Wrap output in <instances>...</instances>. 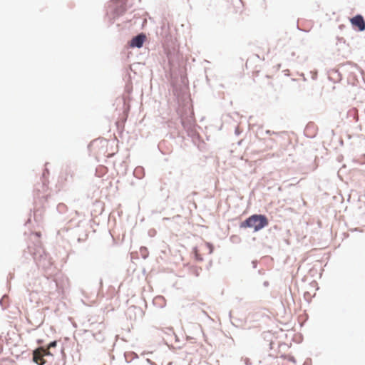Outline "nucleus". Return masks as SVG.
Returning <instances> with one entry per match:
<instances>
[{
  "label": "nucleus",
  "instance_id": "nucleus-9",
  "mask_svg": "<svg viewBox=\"0 0 365 365\" xmlns=\"http://www.w3.org/2000/svg\"><path fill=\"white\" fill-rule=\"evenodd\" d=\"M48 349H48V348L47 349L44 348V351H45L43 352V356H46V355H49L50 354V352H49Z\"/></svg>",
  "mask_w": 365,
  "mask_h": 365
},
{
  "label": "nucleus",
  "instance_id": "nucleus-10",
  "mask_svg": "<svg viewBox=\"0 0 365 365\" xmlns=\"http://www.w3.org/2000/svg\"><path fill=\"white\" fill-rule=\"evenodd\" d=\"M142 171V168H137L135 170V173H138V172H141Z\"/></svg>",
  "mask_w": 365,
  "mask_h": 365
},
{
  "label": "nucleus",
  "instance_id": "nucleus-6",
  "mask_svg": "<svg viewBox=\"0 0 365 365\" xmlns=\"http://www.w3.org/2000/svg\"><path fill=\"white\" fill-rule=\"evenodd\" d=\"M145 38H146L145 35L143 34H140L138 35L137 36L133 38V39L130 41V46L131 47L140 48L143 46Z\"/></svg>",
  "mask_w": 365,
  "mask_h": 365
},
{
  "label": "nucleus",
  "instance_id": "nucleus-4",
  "mask_svg": "<svg viewBox=\"0 0 365 365\" xmlns=\"http://www.w3.org/2000/svg\"><path fill=\"white\" fill-rule=\"evenodd\" d=\"M108 145V141L105 139H96L93 140L89 147L91 150H96L98 148H107Z\"/></svg>",
  "mask_w": 365,
  "mask_h": 365
},
{
  "label": "nucleus",
  "instance_id": "nucleus-3",
  "mask_svg": "<svg viewBox=\"0 0 365 365\" xmlns=\"http://www.w3.org/2000/svg\"><path fill=\"white\" fill-rule=\"evenodd\" d=\"M44 351V348L40 347L36 349L33 353L34 361L38 364V365H43L46 363V361L43 359Z\"/></svg>",
  "mask_w": 365,
  "mask_h": 365
},
{
  "label": "nucleus",
  "instance_id": "nucleus-8",
  "mask_svg": "<svg viewBox=\"0 0 365 365\" xmlns=\"http://www.w3.org/2000/svg\"><path fill=\"white\" fill-rule=\"evenodd\" d=\"M56 341H52V342H51V343L48 344V347H47V348H48V349H51V347H54V346H56Z\"/></svg>",
  "mask_w": 365,
  "mask_h": 365
},
{
  "label": "nucleus",
  "instance_id": "nucleus-7",
  "mask_svg": "<svg viewBox=\"0 0 365 365\" xmlns=\"http://www.w3.org/2000/svg\"><path fill=\"white\" fill-rule=\"evenodd\" d=\"M195 257H196L197 259L200 260V261L202 260V257L199 255V254L197 253V249L195 250Z\"/></svg>",
  "mask_w": 365,
  "mask_h": 365
},
{
  "label": "nucleus",
  "instance_id": "nucleus-1",
  "mask_svg": "<svg viewBox=\"0 0 365 365\" xmlns=\"http://www.w3.org/2000/svg\"><path fill=\"white\" fill-rule=\"evenodd\" d=\"M269 224L267 218L262 215H253L241 225V227H251L255 232L260 230Z\"/></svg>",
  "mask_w": 365,
  "mask_h": 365
},
{
  "label": "nucleus",
  "instance_id": "nucleus-2",
  "mask_svg": "<svg viewBox=\"0 0 365 365\" xmlns=\"http://www.w3.org/2000/svg\"><path fill=\"white\" fill-rule=\"evenodd\" d=\"M350 22L354 27L358 28L359 31L365 30V21L362 16L356 15L350 19Z\"/></svg>",
  "mask_w": 365,
  "mask_h": 365
},
{
  "label": "nucleus",
  "instance_id": "nucleus-5",
  "mask_svg": "<svg viewBox=\"0 0 365 365\" xmlns=\"http://www.w3.org/2000/svg\"><path fill=\"white\" fill-rule=\"evenodd\" d=\"M318 128L314 123H309L304 129V134L309 138H314L317 135Z\"/></svg>",
  "mask_w": 365,
  "mask_h": 365
}]
</instances>
